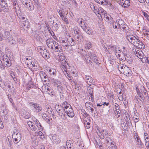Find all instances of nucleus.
Returning a JSON list of instances; mask_svg holds the SVG:
<instances>
[{"label": "nucleus", "instance_id": "f257e3e1", "mask_svg": "<svg viewBox=\"0 0 149 149\" xmlns=\"http://www.w3.org/2000/svg\"><path fill=\"white\" fill-rule=\"evenodd\" d=\"M59 61H61V68L62 71H63V70L64 71H70V67L68 63H67L66 61L65 57L64 56H60L59 57Z\"/></svg>", "mask_w": 149, "mask_h": 149}, {"label": "nucleus", "instance_id": "f03ea898", "mask_svg": "<svg viewBox=\"0 0 149 149\" xmlns=\"http://www.w3.org/2000/svg\"><path fill=\"white\" fill-rule=\"evenodd\" d=\"M118 69L121 73L127 76H130L132 75V72L129 67L125 65L118 66Z\"/></svg>", "mask_w": 149, "mask_h": 149}, {"label": "nucleus", "instance_id": "7ed1b4c3", "mask_svg": "<svg viewBox=\"0 0 149 149\" xmlns=\"http://www.w3.org/2000/svg\"><path fill=\"white\" fill-rule=\"evenodd\" d=\"M49 137L54 143L58 144L61 142L59 137L56 134H50Z\"/></svg>", "mask_w": 149, "mask_h": 149}, {"label": "nucleus", "instance_id": "20e7f679", "mask_svg": "<svg viewBox=\"0 0 149 149\" xmlns=\"http://www.w3.org/2000/svg\"><path fill=\"white\" fill-rule=\"evenodd\" d=\"M139 49V48H133L132 49V52L135 54L136 56L140 58L142 57L144 54L142 51Z\"/></svg>", "mask_w": 149, "mask_h": 149}, {"label": "nucleus", "instance_id": "39448f33", "mask_svg": "<svg viewBox=\"0 0 149 149\" xmlns=\"http://www.w3.org/2000/svg\"><path fill=\"white\" fill-rule=\"evenodd\" d=\"M14 11L15 12L16 15L20 19H24V17L21 16L22 14L19 6H16V7H13Z\"/></svg>", "mask_w": 149, "mask_h": 149}, {"label": "nucleus", "instance_id": "423d86ee", "mask_svg": "<svg viewBox=\"0 0 149 149\" xmlns=\"http://www.w3.org/2000/svg\"><path fill=\"white\" fill-rule=\"evenodd\" d=\"M46 43L48 47L52 49H53V47H54L57 42L52 39H48L46 40Z\"/></svg>", "mask_w": 149, "mask_h": 149}, {"label": "nucleus", "instance_id": "0eeeda50", "mask_svg": "<svg viewBox=\"0 0 149 149\" xmlns=\"http://www.w3.org/2000/svg\"><path fill=\"white\" fill-rule=\"evenodd\" d=\"M64 111L65 112V113L70 117H73L74 116L73 110L71 106L68 108L64 109Z\"/></svg>", "mask_w": 149, "mask_h": 149}, {"label": "nucleus", "instance_id": "6e6552de", "mask_svg": "<svg viewBox=\"0 0 149 149\" xmlns=\"http://www.w3.org/2000/svg\"><path fill=\"white\" fill-rule=\"evenodd\" d=\"M125 51L123 50V52H120L119 54H116L117 58L122 61H124L125 60H128L127 58H126L127 56L125 55Z\"/></svg>", "mask_w": 149, "mask_h": 149}, {"label": "nucleus", "instance_id": "1a4fd4ad", "mask_svg": "<svg viewBox=\"0 0 149 149\" xmlns=\"http://www.w3.org/2000/svg\"><path fill=\"white\" fill-rule=\"evenodd\" d=\"M77 21L80 27L81 28L87 27V24H86L85 22H84V19H83L81 18H78Z\"/></svg>", "mask_w": 149, "mask_h": 149}, {"label": "nucleus", "instance_id": "9d476101", "mask_svg": "<svg viewBox=\"0 0 149 149\" xmlns=\"http://www.w3.org/2000/svg\"><path fill=\"white\" fill-rule=\"evenodd\" d=\"M134 45L139 48L141 49H144L145 47V45L142 42L137 38V40L135 41V42L134 43Z\"/></svg>", "mask_w": 149, "mask_h": 149}, {"label": "nucleus", "instance_id": "9b49d317", "mask_svg": "<svg viewBox=\"0 0 149 149\" xmlns=\"http://www.w3.org/2000/svg\"><path fill=\"white\" fill-rule=\"evenodd\" d=\"M84 79L85 81L89 85H91V84L93 83V79L91 76L88 75H86Z\"/></svg>", "mask_w": 149, "mask_h": 149}, {"label": "nucleus", "instance_id": "f8f14e48", "mask_svg": "<svg viewBox=\"0 0 149 149\" xmlns=\"http://www.w3.org/2000/svg\"><path fill=\"white\" fill-rule=\"evenodd\" d=\"M47 71H48V73L52 77L56 76V71L55 69L49 67L47 68Z\"/></svg>", "mask_w": 149, "mask_h": 149}, {"label": "nucleus", "instance_id": "ddd939ff", "mask_svg": "<svg viewBox=\"0 0 149 149\" xmlns=\"http://www.w3.org/2000/svg\"><path fill=\"white\" fill-rule=\"evenodd\" d=\"M0 61L2 64L3 65L4 64H6V62L9 59V58L6 55H3V56H1L0 57Z\"/></svg>", "mask_w": 149, "mask_h": 149}, {"label": "nucleus", "instance_id": "4468645a", "mask_svg": "<svg viewBox=\"0 0 149 149\" xmlns=\"http://www.w3.org/2000/svg\"><path fill=\"white\" fill-rule=\"evenodd\" d=\"M88 92L90 95V97L91 98V100L92 102H94V96L93 93V89L91 87H89L88 88Z\"/></svg>", "mask_w": 149, "mask_h": 149}, {"label": "nucleus", "instance_id": "2eb2a0df", "mask_svg": "<svg viewBox=\"0 0 149 149\" xmlns=\"http://www.w3.org/2000/svg\"><path fill=\"white\" fill-rule=\"evenodd\" d=\"M5 39L11 45L14 44L15 43V41L13 39L12 36H10Z\"/></svg>", "mask_w": 149, "mask_h": 149}, {"label": "nucleus", "instance_id": "dca6fc26", "mask_svg": "<svg viewBox=\"0 0 149 149\" xmlns=\"http://www.w3.org/2000/svg\"><path fill=\"white\" fill-rule=\"evenodd\" d=\"M31 104L33 105V107L38 112L42 110V107L40 106V105L35 103H32Z\"/></svg>", "mask_w": 149, "mask_h": 149}, {"label": "nucleus", "instance_id": "f3484780", "mask_svg": "<svg viewBox=\"0 0 149 149\" xmlns=\"http://www.w3.org/2000/svg\"><path fill=\"white\" fill-rule=\"evenodd\" d=\"M54 47L55 48L54 50L56 52H59L62 51V49L61 46L58 45V43L56 44V45H54Z\"/></svg>", "mask_w": 149, "mask_h": 149}, {"label": "nucleus", "instance_id": "a211bd4d", "mask_svg": "<svg viewBox=\"0 0 149 149\" xmlns=\"http://www.w3.org/2000/svg\"><path fill=\"white\" fill-rule=\"evenodd\" d=\"M43 53H42L41 54L42 56L45 58L47 59L50 57V55L49 53L47 52V50H44V51Z\"/></svg>", "mask_w": 149, "mask_h": 149}, {"label": "nucleus", "instance_id": "6ab92c4d", "mask_svg": "<svg viewBox=\"0 0 149 149\" xmlns=\"http://www.w3.org/2000/svg\"><path fill=\"white\" fill-rule=\"evenodd\" d=\"M112 136L110 135H109L108 136L106 137V142L107 143L108 145L113 142V141L112 139Z\"/></svg>", "mask_w": 149, "mask_h": 149}, {"label": "nucleus", "instance_id": "aec40b11", "mask_svg": "<svg viewBox=\"0 0 149 149\" xmlns=\"http://www.w3.org/2000/svg\"><path fill=\"white\" fill-rule=\"evenodd\" d=\"M29 23L28 21H22L21 23V27H23L24 28H29L30 26L29 25Z\"/></svg>", "mask_w": 149, "mask_h": 149}, {"label": "nucleus", "instance_id": "412c9836", "mask_svg": "<svg viewBox=\"0 0 149 149\" xmlns=\"http://www.w3.org/2000/svg\"><path fill=\"white\" fill-rule=\"evenodd\" d=\"M6 142L8 146L10 148H12V141L11 138L10 136H8L7 137Z\"/></svg>", "mask_w": 149, "mask_h": 149}, {"label": "nucleus", "instance_id": "4be33fe9", "mask_svg": "<svg viewBox=\"0 0 149 149\" xmlns=\"http://www.w3.org/2000/svg\"><path fill=\"white\" fill-rule=\"evenodd\" d=\"M96 2L100 4L103 5H106L107 3V0H96Z\"/></svg>", "mask_w": 149, "mask_h": 149}, {"label": "nucleus", "instance_id": "5701e85b", "mask_svg": "<svg viewBox=\"0 0 149 149\" xmlns=\"http://www.w3.org/2000/svg\"><path fill=\"white\" fill-rule=\"evenodd\" d=\"M84 114L83 115L84 117V122L87 121V120H90V119H88L87 116H88V114L85 111H84L83 112Z\"/></svg>", "mask_w": 149, "mask_h": 149}, {"label": "nucleus", "instance_id": "b1692460", "mask_svg": "<svg viewBox=\"0 0 149 149\" xmlns=\"http://www.w3.org/2000/svg\"><path fill=\"white\" fill-rule=\"evenodd\" d=\"M114 142L108 145L109 149H117V148L116 145L114 144Z\"/></svg>", "mask_w": 149, "mask_h": 149}, {"label": "nucleus", "instance_id": "393cba45", "mask_svg": "<svg viewBox=\"0 0 149 149\" xmlns=\"http://www.w3.org/2000/svg\"><path fill=\"white\" fill-rule=\"evenodd\" d=\"M68 41L66 40V42L61 44V45L64 48L67 50H68L69 49H68L69 45L68 44Z\"/></svg>", "mask_w": 149, "mask_h": 149}, {"label": "nucleus", "instance_id": "a878e982", "mask_svg": "<svg viewBox=\"0 0 149 149\" xmlns=\"http://www.w3.org/2000/svg\"><path fill=\"white\" fill-rule=\"evenodd\" d=\"M22 115L24 118L26 119L29 118L30 117V114L26 111H24L23 112L22 114Z\"/></svg>", "mask_w": 149, "mask_h": 149}, {"label": "nucleus", "instance_id": "bb28decb", "mask_svg": "<svg viewBox=\"0 0 149 149\" xmlns=\"http://www.w3.org/2000/svg\"><path fill=\"white\" fill-rule=\"evenodd\" d=\"M140 59H141V61L143 63H148L149 57L147 58L146 56H144H144Z\"/></svg>", "mask_w": 149, "mask_h": 149}, {"label": "nucleus", "instance_id": "cd10ccee", "mask_svg": "<svg viewBox=\"0 0 149 149\" xmlns=\"http://www.w3.org/2000/svg\"><path fill=\"white\" fill-rule=\"evenodd\" d=\"M71 106V105L66 101L64 102L62 104V107L65 109L68 108Z\"/></svg>", "mask_w": 149, "mask_h": 149}, {"label": "nucleus", "instance_id": "c85d7f7f", "mask_svg": "<svg viewBox=\"0 0 149 149\" xmlns=\"http://www.w3.org/2000/svg\"><path fill=\"white\" fill-rule=\"evenodd\" d=\"M17 40L19 43L22 44V45H24L26 42V40H24L23 39L20 38H17Z\"/></svg>", "mask_w": 149, "mask_h": 149}, {"label": "nucleus", "instance_id": "c756f323", "mask_svg": "<svg viewBox=\"0 0 149 149\" xmlns=\"http://www.w3.org/2000/svg\"><path fill=\"white\" fill-rule=\"evenodd\" d=\"M10 82V81H7V80H5L3 82L1 86L3 88H6L7 86Z\"/></svg>", "mask_w": 149, "mask_h": 149}, {"label": "nucleus", "instance_id": "7c9ffc66", "mask_svg": "<svg viewBox=\"0 0 149 149\" xmlns=\"http://www.w3.org/2000/svg\"><path fill=\"white\" fill-rule=\"evenodd\" d=\"M58 115L61 117L63 116L65 117V112L64 111V109H62L61 111L57 112Z\"/></svg>", "mask_w": 149, "mask_h": 149}, {"label": "nucleus", "instance_id": "2f4dec72", "mask_svg": "<svg viewBox=\"0 0 149 149\" xmlns=\"http://www.w3.org/2000/svg\"><path fill=\"white\" fill-rule=\"evenodd\" d=\"M135 36L133 35H127V36L126 38L130 42L131 40H132L133 39L135 38Z\"/></svg>", "mask_w": 149, "mask_h": 149}, {"label": "nucleus", "instance_id": "473e14b6", "mask_svg": "<svg viewBox=\"0 0 149 149\" xmlns=\"http://www.w3.org/2000/svg\"><path fill=\"white\" fill-rule=\"evenodd\" d=\"M94 62H95L97 64H100V61L98 59L97 57L96 56L94 58H92L91 59Z\"/></svg>", "mask_w": 149, "mask_h": 149}, {"label": "nucleus", "instance_id": "72a5a7b5", "mask_svg": "<svg viewBox=\"0 0 149 149\" xmlns=\"http://www.w3.org/2000/svg\"><path fill=\"white\" fill-rule=\"evenodd\" d=\"M123 5H125V6H124V7L126 8L130 6V4L129 0H127V1H126L124 2H123Z\"/></svg>", "mask_w": 149, "mask_h": 149}, {"label": "nucleus", "instance_id": "f704fd0d", "mask_svg": "<svg viewBox=\"0 0 149 149\" xmlns=\"http://www.w3.org/2000/svg\"><path fill=\"white\" fill-rule=\"evenodd\" d=\"M12 136L13 137L16 138L18 139V140H19V139H21L22 137L20 132L16 134H13Z\"/></svg>", "mask_w": 149, "mask_h": 149}, {"label": "nucleus", "instance_id": "c9c22d12", "mask_svg": "<svg viewBox=\"0 0 149 149\" xmlns=\"http://www.w3.org/2000/svg\"><path fill=\"white\" fill-rule=\"evenodd\" d=\"M51 81L52 82L54 83L55 85H58V84H60V82L59 81H58L57 80L55 79L54 78H52L51 79Z\"/></svg>", "mask_w": 149, "mask_h": 149}, {"label": "nucleus", "instance_id": "e433bc0d", "mask_svg": "<svg viewBox=\"0 0 149 149\" xmlns=\"http://www.w3.org/2000/svg\"><path fill=\"white\" fill-rule=\"evenodd\" d=\"M112 19H113V18L112 17H110V19L112 21V22H111V23H112V25L113 27V28H114V26H115V28H117V26L116 25V24H117V22L116 23L115 22H113V21ZM111 24V23H110V24Z\"/></svg>", "mask_w": 149, "mask_h": 149}, {"label": "nucleus", "instance_id": "4c0bfd02", "mask_svg": "<svg viewBox=\"0 0 149 149\" xmlns=\"http://www.w3.org/2000/svg\"><path fill=\"white\" fill-rule=\"evenodd\" d=\"M40 75L41 78H44L45 79H47V75L45 72H41Z\"/></svg>", "mask_w": 149, "mask_h": 149}, {"label": "nucleus", "instance_id": "58836bf2", "mask_svg": "<svg viewBox=\"0 0 149 149\" xmlns=\"http://www.w3.org/2000/svg\"><path fill=\"white\" fill-rule=\"evenodd\" d=\"M85 105L88 108L90 107H93V104L90 102H88L85 103Z\"/></svg>", "mask_w": 149, "mask_h": 149}, {"label": "nucleus", "instance_id": "ea45409f", "mask_svg": "<svg viewBox=\"0 0 149 149\" xmlns=\"http://www.w3.org/2000/svg\"><path fill=\"white\" fill-rule=\"evenodd\" d=\"M91 43L90 42H87L85 44V47L86 49H90L91 47Z\"/></svg>", "mask_w": 149, "mask_h": 149}, {"label": "nucleus", "instance_id": "a19ab883", "mask_svg": "<svg viewBox=\"0 0 149 149\" xmlns=\"http://www.w3.org/2000/svg\"><path fill=\"white\" fill-rule=\"evenodd\" d=\"M1 7L2 9L5 12H7L9 10L8 5H6L5 6H2Z\"/></svg>", "mask_w": 149, "mask_h": 149}, {"label": "nucleus", "instance_id": "79ce46f5", "mask_svg": "<svg viewBox=\"0 0 149 149\" xmlns=\"http://www.w3.org/2000/svg\"><path fill=\"white\" fill-rule=\"evenodd\" d=\"M38 50L40 53L42 54V53H43L44 52L43 51H44V50H46V49H45L44 47H39L38 48Z\"/></svg>", "mask_w": 149, "mask_h": 149}, {"label": "nucleus", "instance_id": "37998d69", "mask_svg": "<svg viewBox=\"0 0 149 149\" xmlns=\"http://www.w3.org/2000/svg\"><path fill=\"white\" fill-rule=\"evenodd\" d=\"M28 4L29 5V10H32L34 9V6L32 4L31 2H29Z\"/></svg>", "mask_w": 149, "mask_h": 149}, {"label": "nucleus", "instance_id": "c03bdc74", "mask_svg": "<svg viewBox=\"0 0 149 149\" xmlns=\"http://www.w3.org/2000/svg\"><path fill=\"white\" fill-rule=\"evenodd\" d=\"M55 108L57 112L61 111L62 109H64L61 106V105L60 106L59 104L57 105V106Z\"/></svg>", "mask_w": 149, "mask_h": 149}, {"label": "nucleus", "instance_id": "a18cd8bd", "mask_svg": "<svg viewBox=\"0 0 149 149\" xmlns=\"http://www.w3.org/2000/svg\"><path fill=\"white\" fill-rule=\"evenodd\" d=\"M133 118L136 120V122H138L139 120V116L138 114L135 113L133 116Z\"/></svg>", "mask_w": 149, "mask_h": 149}, {"label": "nucleus", "instance_id": "49530a36", "mask_svg": "<svg viewBox=\"0 0 149 149\" xmlns=\"http://www.w3.org/2000/svg\"><path fill=\"white\" fill-rule=\"evenodd\" d=\"M83 30L89 35L92 34L91 30L89 29H83Z\"/></svg>", "mask_w": 149, "mask_h": 149}, {"label": "nucleus", "instance_id": "de8ad7c7", "mask_svg": "<svg viewBox=\"0 0 149 149\" xmlns=\"http://www.w3.org/2000/svg\"><path fill=\"white\" fill-rule=\"evenodd\" d=\"M118 25V27L119 28H126L127 25L125 24L124 23H121V24H120L119 23H117Z\"/></svg>", "mask_w": 149, "mask_h": 149}, {"label": "nucleus", "instance_id": "09e8293b", "mask_svg": "<svg viewBox=\"0 0 149 149\" xmlns=\"http://www.w3.org/2000/svg\"><path fill=\"white\" fill-rule=\"evenodd\" d=\"M64 34L65 36H68L70 34V32L69 31V29H65L64 30Z\"/></svg>", "mask_w": 149, "mask_h": 149}, {"label": "nucleus", "instance_id": "8fccbe9b", "mask_svg": "<svg viewBox=\"0 0 149 149\" xmlns=\"http://www.w3.org/2000/svg\"><path fill=\"white\" fill-rule=\"evenodd\" d=\"M19 130L16 127H14L13 130V134H16L19 133Z\"/></svg>", "mask_w": 149, "mask_h": 149}, {"label": "nucleus", "instance_id": "3c124183", "mask_svg": "<svg viewBox=\"0 0 149 149\" xmlns=\"http://www.w3.org/2000/svg\"><path fill=\"white\" fill-rule=\"evenodd\" d=\"M3 114L2 115L4 117H6V119L8 118V117H7V116H6L8 114V113L6 109H4L3 110Z\"/></svg>", "mask_w": 149, "mask_h": 149}, {"label": "nucleus", "instance_id": "603ef678", "mask_svg": "<svg viewBox=\"0 0 149 149\" xmlns=\"http://www.w3.org/2000/svg\"><path fill=\"white\" fill-rule=\"evenodd\" d=\"M4 36L3 37V38H4L5 39L7 38L9 36H12L10 35V33L8 31H5L4 33Z\"/></svg>", "mask_w": 149, "mask_h": 149}, {"label": "nucleus", "instance_id": "864d4df0", "mask_svg": "<svg viewBox=\"0 0 149 149\" xmlns=\"http://www.w3.org/2000/svg\"><path fill=\"white\" fill-rule=\"evenodd\" d=\"M143 33L145 36H146V38L149 40V31H145Z\"/></svg>", "mask_w": 149, "mask_h": 149}, {"label": "nucleus", "instance_id": "5fc2aeb1", "mask_svg": "<svg viewBox=\"0 0 149 149\" xmlns=\"http://www.w3.org/2000/svg\"><path fill=\"white\" fill-rule=\"evenodd\" d=\"M102 132L103 134L104 135V137H105L106 138V137L108 136L109 135H110L109 133V132L107 131L103 130Z\"/></svg>", "mask_w": 149, "mask_h": 149}, {"label": "nucleus", "instance_id": "6e6d98bb", "mask_svg": "<svg viewBox=\"0 0 149 149\" xmlns=\"http://www.w3.org/2000/svg\"><path fill=\"white\" fill-rule=\"evenodd\" d=\"M42 116L44 118H45L47 120L49 121L50 120L49 118L48 117L47 114L45 113H43L42 114Z\"/></svg>", "mask_w": 149, "mask_h": 149}, {"label": "nucleus", "instance_id": "4d7b16f0", "mask_svg": "<svg viewBox=\"0 0 149 149\" xmlns=\"http://www.w3.org/2000/svg\"><path fill=\"white\" fill-rule=\"evenodd\" d=\"M6 63H7L6 64H4L3 65L6 67H9L11 66V63L9 59V60L6 62Z\"/></svg>", "mask_w": 149, "mask_h": 149}, {"label": "nucleus", "instance_id": "13d9d810", "mask_svg": "<svg viewBox=\"0 0 149 149\" xmlns=\"http://www.w3.org/2000/svg\"><path fill=\"white\" fill-rule=\"evenodd\" d=\"M98 134L100 138V139H103L104 138V136L103 134L102 131L101 132H99Z\"/></svg>", "mask_w": 149, "mask_h": 149}, {"label": "nucleus", "instance_id": "bf43d9fd", "mask_svg": "<svg viewBox=\"0 0 149 149\" xmlns=\"http://www.w3.org/2000/svg\"><path fill=\"white\" fill-rule=\"evenodd\" d=\"M21 140V139H19V140H18V139L17 138H14V142L16 144L15 145L16 146H17V143H18Z\"/></svg>", "mask_w": 149, "mask_h": 149}, {"label": "nucleus", "instance_id": "052dcab7", "mask_svg": "<svg viewBox=\"0 0 149 149\" xmlns=\"http://www.w3.org/2000/svg\"><path fill=\"white\" fill-rule=\"evenodd\" d=\"M70 70V71H68V70H67V71H64V70H63V72H65H65H64V74H65V76H66V77H67V78L68 77H69V76H70L69 75V74L67 72H71V71H70V69H69Z\"/></svg>", "mask_w": 149, "mask_h": 149}, {"label": "nucleus", "instance_id": "680f3d73", "mask_svg": "<svg viewBox=\"0 0 149 149\" xmlns=\"http://www.w3.org/2000/svg\"><path fill=\"white\" fill-rule=\"evenodd\" d=\"M88 54L89 56L90 57L91 59H92V58H94L96 56V55L95 54L91 52H90Z\"/></svg>", "mask_w": 149, "mask_h": 149}, {"label": "nucleus", "instance_id": "e2e57ef3", "mask_svg": "<svg viewBox=\"0 0 149 149\" xmlns=\"http://www.w3.org/2000/svg\"><path fill=\"white\" fill-rule=\"evenodd\" d=\"M71 73H72V75L74 77H76L78 75L77 72L76 71H72L71 70L70 71Z\"/></svg>", "mask_w": 149, "mask_h": 149}, {"label": "nucleus", "instance_id": "0e129e2a", "mask_svg": "<svg viewBox=\"0 0 149 149\" xmlns=\"http://www.w3.org/2000/svg\"><path fill=\"white\" fill-rule=\"evenodd\" d=\"M68 78L70 82L72 83H74L75 84H76V83L74 81L73 78L72 76H69V77H68Z\"/></svg>", "mask_w": 149, "mask_h": 149}, {"label": "nucleus", "instance_id": "69168bd1", "mask_svg": "<svg viewBox=\"0 0 149 149\" xmlns=\"http://www.w3.org/2000/svg\"><path fill=\"white\" fill-rule=\"evenodd\" d=\"M84 124L86 125L85 127L87 129H89L90 128V122H89V123H84Z\"/></svg>", "mask_w": 149, "mask_h": 149}, {"label": "nucleus", "instance_id": "338daca9", "mask_svg": "<svg viewBox=\"0 0 149 149\" xmlns=\"http://www.w3.org/2000/svg\"><path fill=\"white\" fill-rule=\"evenodd\" d=\"M89 5L91 9L93 10L95 8V6H94V5L93 3H90Z\"/></svg>", "mask_w": 149, "mask_h": 149}, {"label": "nucleus", "instance_id": "774afa93", "mask_svg": "<svg viewBox=\"0 0 149 149\" xmlns=\"http://www.w3.org/2000/svg\"><path fill=\"white\" fill-rule=\"evenodd\" d=\"M27 124L30 127L33 126V125L34 124L33 123L30 121H29L28 122Z\"/></svg>", "mask_w": 149, "mask_h": 149}]
</instances>
